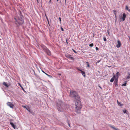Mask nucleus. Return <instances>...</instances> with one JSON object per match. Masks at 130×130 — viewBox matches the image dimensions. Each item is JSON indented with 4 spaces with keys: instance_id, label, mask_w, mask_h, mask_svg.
<instances>
[{
    "instance_id": "obj_21",
    "label": "nucleus",
    "mask_w": 130,
    "mask_h": 130,
    "mask_svg": "<svg viewBox=\"0 0 130 130\" xmlns=\"http://www.w3.org/2000/svg\"><path fill=\"white\" fill-rule=\"evenodd\" d=\"M113 12L114 14L115 15V16L116 17V10H113Z\"/></svg>"
},
{
    "instance_id": "obj_30",
    "label": "nucleus",
    "mask_w": 130,
    "mask_h": 130,
    "mask_svg": "<svg viewBox=\"0 0 130 130\" xmlns=\"http://www.w3.org/2000/svg\"><path fill=\"white\" fill-rule=\"evenodd\" d=\"M95 49L96 50H98V48L97 47H95Z\"/></svg>"
},
{
    "instance_id": "obj_23",
    "label": "nucleus",
    "mask_w": 130,
    "mask_h": 130,
    "mask_svg": "<svg viewBox=\"0 0 130 130\" xmlns=\"http://www.w3.org/2000/svg\"><path fill=\"white\" fill-rule=\"evenodd\" d=\"M123 111L124 113H126L127 110H126L125 109H124L123 110Z\"/></svg>"
},
{
    "instance_id": "obj_5",
    "label": "nucleus",
    "mask_w": 130,
    "mask_h": 130,
    "mask_svg": "<svg viewBox=\"0 0 130 130\" xmlns=\"http://www.w3.org/2000/svg\"><path fill=\"white\" fill-rule=\"evenodd\" d=\"M7 104L8 106H9L10 108H13L14 107V105L10 102H7Z\"/></svg>"
},
{
    "instance_id": "obj_10",
    "label": "nucleus",
    "mask_w": 130,
    "mask_h": 130,
    "mask_svg": "<svg viewBox=\"0 0 130 130\" xmlns=\"http://www.w3.org/2000/svg\"><path fill=\"white\" fill-rule=\"evenodd\" d=\"M116 78V76H115V75H113V77L110 80V82H113V81L114 79H115Z\"/></svg>"
},
{
    "instance_id": "obj_6",
    "label": "nucleus",
    "mask_w": 130,
    "mask_h": 130,
    "mask_svg": "<svg viewBox=\"0 0 130 130\" xmlns=\"http://www.w3.org/2000/svg\"><path fill=\"white\" fill-rule=\"evenodd\" d=\"M62 105V103H61V104L60 105H58V111H63V108L61 106Z\"/></svg>"
},
{
    "instance_id": "obj_37",
    "label": "nucleus",
    "mask_w": 130,
    "mask_h": 130,
    "mask_svg": "<svg viewBox=\"0 0 130 130\" xmlns=\"http://www.w3.org/2000/svg\"><path fill=\"white\" fill-rule=\"evenodd\" d=\"M117 102L118 104H120V102H118V100H117Z\"/></svg>"
},
{
    "instance_id": "obj_24",
    "label": "nucleus",
    "mask_w": 130,
    "mask_h": 130,
    "mask_svg": "<svg viewBox=\"0 0 130 130\" xmlns=\"http://www.w3.org/2000/svg\"><path fill=\"white\" fill-rule=\"evenodd\" d=\"M46 75L47 76H48V77H49L50 78H52V76L50 75H49L47 74H46Z\"/></svg>"
},
{
    "instance_id": "obj_36",
    "label": "nucleus",
    "mask_w": 130,
    "mask_h": 130,
    "mask_svg": "<svg viewBox=\"0 0 130 130\" xmlns=\"http://www.w3.org/2000/svg\"><path fill=\"white\" fill-rule=\"evenodd\" d=\"M98 86L100 89H102V87L100 86Z\"/></svg>"
},
{
    "instance_id": "obj_19",
    "label": "nucleus",
    "mask_w": 130,
    "mask_h": 130,
    "mask_svg": "<svg viewBox=\"0 0 130 130\" xmlns=\"http://www.w3.org/2000/svg\"><path fill=\"white\" fill-rule=\"evenodd\" d=\"M125 9L126 10H127L128 11H130V10L128 9V7L127 6H126Z\"/></svg>"
},
{
    "instance_id": "obj_38",
    "label": "nucleus",
    "mask_w": 130,
    "mask_h": 130,
    "mask_svg": "<svg viewBox=\"0 0 130 130\" xmlns=\"http://www.w3.org/2000/svg\"><path fill=\"white\" fill-rule=\"evenodd\" d=\"M46 15V19H47V20H48V18H47V17L46 16V15Z\"/></svg>"
},
{
    "instance_id": "obj_15",
    "label": "nucleus",
    "mask_w": 130,
    "mask_h": 130,
    "mask_svg": "<svg viewBox=\"0 0 130 130\" xmlns=\"http://www.w3.org/2000/svg\"><path fill=\"white\" fill-rule=\"evenodd\" d=\"M71 55H69V54H67V55H66L65 56L66 57L68 58H70V57H71Z\"/></svg>"
},
{
    "instance_id": "obj_18",
    "label": "nucleus",
    "mask_w": 130,
    "mask_h": 130,
    "mask_svg": "<svg viewBox=\"0 0 130 130\" xmlns=\"http://www.w3.org/2000/svg\"><path fill=\"white\" fill-rule=\"evenodd\" d=\"M120 75V73L119 72H117L116 73V78H117V76H118V77Z\"/></svg>"
},
{
    "instance_id": "obj_3",
    "label": "nucleus",
    "mask_w": 130,
    "mask_h": 130,
    "mask_svg": "<svg viewBox=\"0 0 130 130\" xmlns=\"http://www.w3.org/2000/svg\"><path fill=\"white\" fill-rule=\"evenodd\" d=\"M40 46L42 48L43 50L46 52L47 55H51V52L47 48L46 46L43 44H41L40 45Z\"/></svg>"
},
{
    "instance_id": "obj_16",
    "label": "nucleus",
    "mask_w": 130,
    "mask_h": 130,
    "mask_svg": "<svg viewBox=\"0 0 130 130\" xmlns=\"http://www.w3.org/2000/svg\"><path fill=\"white\" fill-rule=\"evenodd\" d=\"M3 84L4 85V86H5L7 87H8V85H7L6 83V82H4L3 83Z\"/></svg>"
},
{
    "instance_id": "obj_40",
    "label": "nucleus",
    "mask_w": 130,
    "mask_h": 130,
    "mask_svg": "<svg viewBox=\"0 0 130 130\" xmlns=\"http://www.w3.org/2000/svg\"><path fill=\"white\" fill-rule=\"evenodd\" d=\"M65 2H66V0H65Z\"/></svg>"
},
{
    "instance_id": "obj_13",
    "label": "nucleus",
    "mask_w": 130,
    "mask_h": 130,
    "mask_svg": "<svg viewBox=\"0 0 130 130\" xmlns=\"http://www.w3.org/2000/svg\"><path fill=\"white\" fill-rule=\"evenodd\" d=\"M10 125L12 126L13 128L14 129H15L16 127L13 124L12 122H10Z\"/></svg>"
},
{
    "instance_id": "obj_31",
    "label": "nucleus",
    "mask_w": 130,
    "mask_h": 130,
    "mask_svg": "<svg viewBox=\"0 0 130 130\" xmlns=\"http://www.w3.org/2000/svg\"><path fill=\"white\" fill-rule=\"evenodd\" d=\"M61 30L62 31H64V30H63V29L61 27Z\"/></svg>"
},
{
    "instance_id": "obj_25",
    "label": "nucleus",
    "mask_w": 130,
    "mask_h": 130,
    "mask_svg": "<svg viewBox=\"0 0 130 130\" xmlns=\"http://www.w3.org/2000/svg\"><path fill=\"white\" fill-rule=\"evenodd\" d=\"M86 63H87V66L89 67H90V65L89 64V62H86Z\"/></svg>"
},
{
    "instance_id": "obj_33",
    "label": "nucleus",
    "mask_w": 130,
    "mask_h": 130,
    "mask_svg": "<svg viewBox=\"0 0 130 130\" xmlns=\"http://www.w3.org/2000/svg\"><path fill=\"white\" fill-rule=\"evenodd\" d=\"M42 72L44 73L46 75V74H47L45 72H44L43 71H42Z\"/></svg>"
},
{
    "instance_id": "obj_29",
    "label": "nucleus",
    "mask_w": 130,
    "mask_h": 130,
    "mask_svg": "<svg viewBox=\"0 0 130 130\" xmlns=\"http://www.w3.org/2000/svg\"><path fill=\"white\" fill-rule=\"evenodd\" d=\"M59 21L61 23V18L60 17H59Z\"/></svg>"
},
{
    "instance_id": "obj_39",
    "label": "nucleus",
    "mask_w": 130,
    "mask_h": 130,
    "mask_svg": "<svg viewBox=\"0 0 130 130\" xmlns=\"http://www.w3.org/2000/svg\"><path fill=\"white\" fill-rule=\"evenodd\" d=\"M68 125H69V126H70V124L69 123V124H68Z\"/></svg>"
},
{
    "instance_id": "obj_34",
    "label": "nucleus",
    "mask_w": 130,
    "mask_h": 130,
    "mask_svg": "<svg viewBox=\"0 0 130 130\" xmlns=\"http://www.w3.org/2000/svg\"><path fill=\"white\" fill-rule=\"evenodd\" d=\"M20 86L22 88V89L24 91V88L22 87L21 86Z\"/></svg>"
},
{
    "instance_id": "obj_42",
    "label": "nucleus",
    "mask_w": 130,
    "mask_h": 130,
    "mask_svg": "<svg viewBox=\"0 0 130 130\" xmlns=\"http://www.w3.org/2000/svg\"><path fill=\"white\" fill-rule=\"evenodd\" d=\"M59 0H57V1L58 2V1Z\"/></svg>"
},
{
    "instance_id": "obj_41",
    "label": "nucleus",
    "mask_w": 130,
    "mask_h": 130,
    "mask_svg": "<svg viewBox=\"0 0 130 130\" xmlns=\"http://www.w3.org/2000/svg\"><path fill=\"white\" fill-rule=\"evenodd\" d=\"M51 0H50V2H51Z\"/></svg>"
},
{
    "instance_id": "obj_1",
    "label": "nucleus",
    "mask_w": 130,
    "mask_h": 130,
    "mask_svg": "<svg viewBox=\"0 0 130 130\" xmlns=\"http://www.w3.org/2000/svg\"><path fill=\"white\" fill-rule=\"evenodd\" d=\"M23 18V16L22 15L19 14L18 17H17L14 18L15 20V24L17 26L22 25L24 23Z\"/></svg>"
},
{
    "instance_id": "obj_11",
    "label": "nucleus",
    "mask_w": 130,
    "mask_h": 130,
    "mask_svg": "<svg viewBox=\"0 0 130 130\" xmlns=\"http://www.w3.org/2000/svg\"><path fill=\"white\" fill-rule=\"evenodd\" d=\"M126 14L125 13H123V14L122 20L124 21L125 20L126 18Z\"/></svg>"
},
{
    "instance_id": "obj_7",
    "label": "nucleus",
    "mask_w": 130,
    "mask_h": 130,
    "mask_svg": "<svg viewBox=\"0 0 130 130\" xmlns=\"http://www.w3.org/2000/svg\"><path fill=\"white\" fill-rule=\"evenodd\" d=\"M117 43L118 44L116 46L117 48H119L120 47L121 45L120 41L119 40H118L117 41Z\"/></svg>"
},
{
    "instance_id": "obj_12",
    "label": "nucleus",
    "mask_w": 130,
    "mask_h": 130,
    "mask_svg": "<svg viewBox=\"0 0 130 130\" xmlns=\"http://www.w3.org/2000/svg\"><path fill=\"white\" fill-rule=\"evenodd\" d=\"M79 70L81 72V73H82V75H83L84 77H85L86 76V74L83 71Z\"/></svg>"
},
{
    "instance_id": "obj_4",
    "label": "nucleus",
    "mask_w": 130,
    "mask_h": 130,
    "mask_svg": "<svg viewBox=\"0 0 130 130\" xmlns=\"http://www.w3.org/2000/svg\"><path fill=\"white\" fill-rule=\"evenodd\" d=\"M70 96L72 97H74L75 99L76 100L79 99V96L78 95L76 92L75 91H70Z\"/></svg>"
},
{
    "instance_id": "obj_2",
    "label": "nucleus",
    "mask_w": 130,
    "mask_h": 130,
    "mask_svg": "<svg viewBox=\"0 0 130 130\" xmlns=\"http://www.w3.org/2000/svg\"><path fill=\"white\" fill-rule=\"evenodd\" d=\"M79 99L77 100L76 101V102L75 103V111L78 113L80 112V110L82 108L81 102L79 100Z\"/></svg>"
},
{
    "instance_id": "obj_35",
    "label": "nucleus",
    "mask_w": 130,
    "mask_h": 130,
    "mask_svg": "<svg viewBox=\"0 0 130 130\" xmlns=\"http://www.w3.org/2000/svg\"><path fill=\"white\" fill-rule=\"evenodd\" d=\"M107 32L108 34L109 35V31L107 30Z\"/></svg>"
},
{
    "instance_id": "obj_8",
    "label": "nucleus",
    "mask_w": 130,
    "mask_h": 130,
    "mask_svg": "<svg viewBox=\"0 0 130 130\" xmlns=\"http://www.w3.org/2000/svg\"><path fill=\"white\" fill-rule=\"evenodd\" d=\"M118 76H117V78H116L115 79V81L114 82V84L115 86H117L118 85L117 83L118 81Z\"/></svg>"
},
{
    "instance_id": "obj_26",
    "label": "nucleus",
    "mask_w": 130,
    "mask_h": 130,
    "mask_svg": "<svg viewBox=\"0 0 130 130\" xmlns=\"http://www.w3.org/2000/svg\"><path fill=\"white\" fill-rule=\"evenodd\" d=\"M93 45V43H91L89 44V46L90 47H92Z\"/></svg>"
},
{
    "instance_id": "obj_27",
    "label": "nucleus",
    "mask_w": 130,
    "mask_h": 130,
    "mask_svg": "<svg viewBox=\"0 0 130 130\" xmlns=\"http://www.w3.org/2000/svg\"><path fill=\"white\" fill-rule=\"evenodd\" d=\"M120 103L119 104H118V105H119V106H122L123 105V104H121V103L120 102Z\"/></svg>"
},
{
    "instance_id": "obj_17",
    "label": "nucleus",
    "mask_w": 130,
    "mask_h": 130,
    "mask_svg": "<svg viewBox=\"0 0 130 130\" xmlns=\"http://www.w3.org/2000/svg\"><path fill=\"white\" fill-rule=\"evenodd\" d=\"M122 85V86H126V85L127 84V82H125Z\"/></svg>"
},
{
    "instance_id": "obj_32",
    "label": "nucleus",
    "mask_w": 130,
    "mask_h": 130,
    "mask_svg": "<svg viewBox=\"0 0 130 130\" xmlns=\"http://www.w3.org/2000/svg\"><path fill=\"white\" fill-rule=\"evenodd\" d=\"M73 52L74 53H77V52L74 50L73 49Z\"/></svg>"
},
{
    "instance_id": "obj_22",
    "label": "nucleus",
    "mask_w": 130,
    "mask_h": 130,
    "mask_svg": "<svg viewBox=\"0 0 130 130\" xmlns=\"http://www.w3.org/2000/svg\"><path fill=\"white\" fill-rule=\"evenodd\" d=\"M69 59H71L72 60H74V58L72 57L71 56L70 57V58H69Z\"/></svg>"
},
{
    "instance_id": "obj_9",
    "label": "nucleus",
    "mask_w": 130,
    "mask_h": 130,
    "mask_svg": "<svg viewBox=\"0 0 130 130\" xmlns=\"http://www.w3.org/2000/svg\"><path fill=\"white\" fill-rule=\"evenodd\" d=\"M23 107L25 108H26V109L28 110V111L29 112H30V113H31V112H32V111H31L29 108L28 107H27L26 106H23Z\"/></svg>"
},
{
    "instance_id": "obj_20",
    "label": "nucleus",
    "mask_w": 130,
    "mask_h": 130,
    "mask_svg": "<svg viewBox=\"0 0 130 130\" xmlns=\"http://www.w3.org/2000/svg\"><path fill=\"white\" fill-rule=\"evenodd\" d=\"M125 78L126 79H128L130 78V74L129 73V76L126 77Z\"/></svg>"
},
{
    "instance_id": "obj_28",
    "label": "nucleus",
    "mask_w": 130,
    "mask_h": 130,
    "mask_svg": "<svg viewBox=\"0 0 130 130\" xmlns=\"http://www.w3.org/2000/svg\"><path fill=\"white\" fill-rule=\"evenodd\" d=\"M103 39H104V41H106V38L105 37H104L103 38Z\"/></svg>"
},
{
    "instance_id": "obj_14",
    "label": "nucleus",
    "mask_w": 130,
    "mask_h": 130,
    "mask_svg": "<svg viewBox=\"0 0 130 130\" xmlns=\"http://www.w3.org/2000/svg\"><path fill=\"white\" fill-rule=\"evenodd\" d=\"M110 126L111 128H112L114 130H119L118 129V128H116L112 126L111 125Z\"/></svg>"
}]
</instances>
